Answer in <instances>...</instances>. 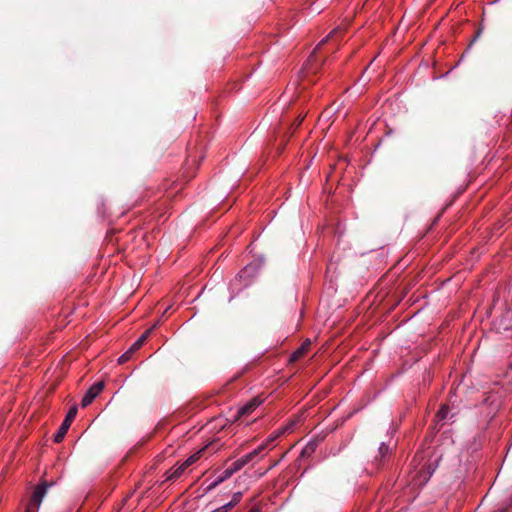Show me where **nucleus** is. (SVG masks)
Returning <instances> with one entry per match:
<instances>
[{
  "label": "nucleus",
  "instance_id": "aec40b11",
  "mask_svg": "<svg viewBox=\"0 0 512 512\" xmlns=\"http://www.w3.org/2000/svg\"><path fill=\"white\" fill-rule=\"evenodd\" d=\"M276 437H277V436L269 438V439H268L264 444L267 446V445H268L269 443H271V442H272Z\"/></svg>",
  "mask_w": 512,
  "mask_h": 512
},
{
  "label": "nucleus",
  "instance_id": "20e7f679",
  "mask_svg": "<svg viewBox=\"0 0 512 512\" xmlns=\"http://www.w3.org/2000/svg\"><path fill=\"white\" fill-rule=\"evenodd\" d=\"M261 403L262 399H260V397H255L251 399L248 403H246L238 410L235 420L239 419L242 416L251 414Z\"/></svg>",
  "mask_w": 512,
  "mask_h": 512
},
{
  "label": "nucleus",
  "instance_id": "423d86ee",
  "mask_svg": "<svg viewBox=\"0 0 512 512\" xmlns=\"http://www.w3.org/2000/svg\"><path fill=\"white\" fill-rule=\"evenodd\" d=\"M310 346H311V341L309 339H306L302 343V345L292 353V355L290 357V362H296L299 359H301L303 356H305L307 354V352L309 351Z\"/></svg>",
  "mask_w": 512,
  "mask_h": 512
},
{
  "label": "nucleus",
  "instance_id": "f03ea898",
  "mask_svg": "<svg viewBox=\"0 0 512 512\" xmlns=\"http://www.w3.org/2000/svg\"><path fill=\"white\" fill-rule=\"evenodd\" d=\"M266 448L265 444H261L257 449L254 451L244 455L240 459L236 460L232 463L231 467L235 472L240 470L242 467H244L246 464H248L250 461H252L257 455H259L264 449Z\"/></svg>",
  "mask_w": 512,
  "mask_h": 512
},
{
  "label": "nucleus",
  "instance_id": "9b49d317",
  "mask_svg": "<svg viewBox=\"0 0 512 512\" xmlns=\"http://www.w3.org/2000/svg\"><path fill=\"white\" fill-rule=\"evenodd\" d=\"M241 498H242V493L237 492L232 496L231 501L229 503L223 505V507L225 509H227V511L229 512L235 505H237L240 502Z\"/></svg>",
  "mask_w": 512,
  "mask_h": 512
},
{
  "label": "nucleus",
  "instance_id": "f3484780",
  "mask_svg": "<svg viewBox=\"0 0 512 512\" xmlns=\"http://www.w3.org/2000/svg\"><path fill=\"white\" fill-rule=\"evenodd\" d=\"M388 451V447L382 444L379 448V453L383 456Z\"/></svg>",
  "mask_w": 512,
  "mask_h": 512
},
{
  "label": "nucleus",
  "instance_id": "ddd939ff",
  "mask_svg": "<svg viewBox=\"0 0 512 512\" xmlns=\"http://www.w3.org/2000/svg\"><path fill=\"white\" fill-rule=\"evenodd\" d=\"M235 473V471L233 470L232 467L226 469L222 475L218 478V480L213 484V487L216 486L218 483L228 479L229 477H231L233 474Z\"/></svg>",
  "mask_w": 512,
  "mask_h": 512
},
{
  "label": "nucleus",
  "instance_id": "a211bd4d",
  "mask_svg": "<svg viewBox=\"0 0 512 512\" xmlns=\"http://www.w3.org/2000/svg\"><path fill=\"white\" fill-rule=\"evenodd\" d=\"M212 512H228V511H227V509H225L223 506H221V507H219V508L215 509V510H214V511H212Z\"/></svg>",
  "mask_w": 512,
  "mask_h": 512
},
{
  "label": "nucleus",
  "instance_id": "f8f14e48",
  "mask_svg": "<svg viewBox=\"0 0 512 512\" xmlns=\"http://www.w3.org/2000/svg\"><path fill=\"white\" fill-rule=\"evenodd\" d=\"M449 412V406L448 405H442L439 409V411L436 414V420L437 422L444 421L447 419Z\"/></svg>",
  "mask_w": 512,
  "mask_h": 512
},
{
  "label": "nucleus",
  "instance_id": "39448f33",
  "mask_svg": "<svg viewBox=\"0 0 512 512\" xmlns=\"http://www.w3.org/2000/svg\"><path fill=\"white\" fill-rule=\"evenodd\" d=\"M207 450H210L212 452H214L216 450V448H214V443H209L208 445L202 447L201 449H199L197 452H195L194 454H192L191 456H189L183 463H184V467H189L190 465L194 464L196 461H198L203 455L204 453L207 451Z\"/></svg>",
  "mask_w": 512,
  "mask_h": 512
},
{
  "label": "nucleus",
  "instance_id": "f257e3e1",
  "mask_svg": "<svg viewBox=\"0 0 512 512\" xmlns=\"http://www.w3.org/2000/svg\"><path fill=\"white\" fill-rule=\"evenodd\" d=\"M47 488H48V484L43 483L35 489V491L32 495L31 501L28 504L25 512H38V509L40 507L42 499L47 492Z\"/></svg>",
  "mask_w": 512,
  "mask_h": 512
},
{
  "label": "nucleus",
  "instance_id": "6ab92c4d",
  "mask_svg": "<svg viewBox=\"0 0 512 512\" xmlns=\"http://www.w3.org/2000/svg\"><path fill=\"white\" fill-rule=\"evenodd\" d=\"M276 437H277V436L269 438V439H268L264 444L267 446V445H268L269 443H271V442H272Z\"/></svg>",
  "mask_w": 512,
  "mask_h": 512
},
{
  "label": "nucleus",
  "instance_id": "dca6fc26",
  "mask_svg": "<svg viewBox=\"0 0 512 512\" xmlns=\"http://www.w3.org/2000/svg\"><path fill=\"white\" fill-rule=\"evenodd\" d=\"M338 32H339L338 30H333V31H332V32H331V33H330V34H329L325 39H323V40L320 42V44H319L318 46H320V45H322L324 42H326V41H328V40L332 39L334 36H336V35L338 34Z\"/></svg>",
  "mask_w": 512,
  "mask_h": 512
},
{
  "label": "nucleus",
  "instance_id": "9d476101",
  "mask_svg": "<svg viewBox=\"0 0 512 512\" xmlns=\"http://www.w3.org/2000/svg\"><path fill=\"white\" fill-rule=\"evenodd\" d=\"M151 329L147 330L142 336L130 347L131 351L135 352L142 347L144 342L147 340Z\"/></svg>",
  "mask_w": 512,
  "mask_h": 512
},
{
  "label": "nucleus",
  "instance_id": "7ed1b4c3",
  "mask_svg": "<svg viewBox=\"0 0 512 512\" xmlns=\"http://www.w3.org/2000/svg\"><path fill=\"white\" fill-rule=\"evenodd\" d=\"M104 386L105 384L103 381H99L91 386L81 401L82 407H87L90 405L93 400L103 391Z\"/></svg>",
  "mask_w": 512,
  "mask_h": 512
},
{
  "label": "nucleus",
  "instance_id": "0eeeda50",
  "mask_svg": "<svg viewBox=\"0 0 512 512\" xmlns=\"http://www.w3.org/2000/svg\"><path fill=\"white\" fill-rule=\"evenodd\" d=\"M431 473L428 471L426 472L425 470V465H422L419 470L417 471V473L415 474V476H413V482L415 485H421L423 484L424 482L427 481V479L429 478V475Z\"/></svg>",
  "mask_w": 512,
  "mask_h": 512
},
{
  "label": "nucleus",
  "instance_id": "1a4fd4ad",
  "mask_svg": "<svg viewBox=\"0 0 512 512\" xmlns=\"http://www.w3.org/2000/svg\"><path fill=\"white\" fill-rule=\"evenodd\" d=\"M70 425H71V424H69V423H67V422L63 421V423L61 424V426H60V428H59L58 432H57V433H56V435L54 436V441H55L56 443H60V442L64 439V437H65V435H66V433H67V431H68V429H69Z\"/></svg>",
  "mask_w": 512,
  "mask_h": 512
},
{
  "label": "nucleus",
  "instance_id": "412c9836",
  "mask_svg": "<svg viewBox=\"0 0 512 512\" xmlns=\"http://www.w3.org/2000/svg\"><path fill=\"white\" fill-rule=\"evenodd\" d=\"M420 458V455H415V458H414V461L418 460ZM423 459V457H421V460Z\"/></svg>",
  "mask_w": 512,
  "mask_h": 512
},
{
  "label": "nucleus",
  "instance_id": "2eb2a0df",
  "mask_svg": "<svg viewBox=\"0 0 512 512\" xmlns=\"http://www.w3.org/2000/svg\"><path fill=\"white\" fill-rule=\"evenodd\" d=\"M133 353H134V352H133V351H131V349L129 348V349H128L124 354H122V355L119 357L118 362H119L120 364H123V363L127 362V361L132 357V354H133Z\"/></svg>",
  "mask_w": 512,
  "mask_h": 512
},
{
  "label": "nucleus",
  "instance_id": "6e6552de",
  "mask_svg": "<svg viewBox=\"0 0 512 512\" xmlns=\"http://www.w3.org/2000/svg\"><path fill=\"white\" fill-rule=\"evenodd\" d=\"M187 469V467H184V463H181L178 466H175L171 468L169 471H167V480H173L179 478L184 471Z\"/></svg>",
  "mask_w": 512,
  "mask_h": 512
},
{
  "label": "nucleus",
  "instance_id": "4468645a",
  "mask_svg": "<svg viewBox=\"0 0 512 512\" xmlns=\"http://www.w3.org/2000/svg\"><path fill=\"white\" fill-rule=\"evenodd\" d=\"M76 414H77V407H75V406H74V407H72V408L68 411V413H67L66 418H65V420H64V421H65V422H67V423H69V424H71V423H72V421L74 420V418L76 417Z\"/></svg>",
  "mask_w": 512,
  "mask_h": 512
}]
</instances>
